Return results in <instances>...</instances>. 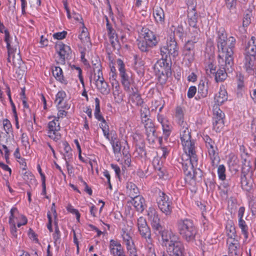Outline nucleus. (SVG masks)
Here are the masks:
<instances>
[{"label":"nucleus","mask_w":256,"mask_h":256,"mask_svg":"<svg viewBox=\"0 0 256 256\" xmlns=\"http://www.w3.org/2000/svg\"><path fill=\"white\" fill-rule=\"evenodd\" d=\"M162 237V245L167 248L168 246L172 244L176 240V237L165 229L158 234Z\"/></svg>","instance_id":"obj_16"},{"label":"nucleus","mask_w":256,"mask_h":256,"mask_svg":"<svg viewBox=\"0 0 256 256\" xmlns=\"http://www.w3.org/2000/svg\"><path fill=\"white\" fill-rule=\"evenodd\" d=\"M96 84L97 88L103 94H108L110 92V89L108 88V84L104 81V78H102L100 80L96 82Z\"/></svg>","instance_id":"obj_28"},{"label":"nucleus","mask_w":256,"mask_h":256,"mask_svg":"<svg viewBox=\"0 0 256 256\" xmlns=\"http://www.w3.org/2000/svg\"><path fill=\"white\" fill-rule=\"evenodd\" d=\"M176 116L180 120H182L184 118V112L180 106H178L176 108Z\"/></svg>","instance_id":"obj_59"},{"label":"nucleus","mask_w":256,"mask_h":256,"mask_svg":"<svg viewBox=\"0 0 256 256\" xmlns=\"http://www.w3.org/2000/svg\"><path fill=\"white\" fill-rule=\"evenodd\" d=\"M237 240L233 241L232 242H231V243L230 244L229 246V251L230 253L233 254L234 253L236 255L237 254V249H238V243L237 242Z\"/></svg>","instance_id":"obj_47"},{"label":"nucleus","mask_w":256,"mask_h":256,"mask_svg":"<svg viewBox=\"0 0 256 256\" xmlns=\"http://www.w3.org/2000/svg\"><path fill=\"white\" fill-rule=\"evenodd\" d=\"M166 248L167 252L170 256H184V246L180 240H174Z\"/></svg>","instance_id":"obj_9"},{"label":"nucleus","mask_w":256,"mask_h":256,"mask_svg":"<svg viewBox=\"0 0 256 256\" xmlns=\"http://www.w3.org/2000/svg\"><path fill=\"white\" fill-rule=\"evenodd\" d=\"M248 178H249L248 176H244V175H241L242 187L243 189H245L246 190H248L250 188V181L248 179Z\"/></svg>","instance_id":"obj_41"},{"label":"nucleus","mask_w":256,"mask_h":256,"mask_svg":"<svg viewBox=\"0 0 256 256\" xmlns=\"http://www.w3.org/2000/svg\"><path fill=\"white\" fill-rule=\"evenodd\" d=\"M156 234H158L164 230V228L160 224V222L152 225Z\"/></svg>","instance_id":"obj_53"},{"label":"nucleus","mask_w":256,"mask_h":256,"mask_svg":"<svg viewBox=\"0 0 256 256\" xmlns=\"http://www.w3.org/2000/svg\"><path fill=\"white\" fill-rule=\"evenodd\" d=\"M113 95L114 96L115 101L116 102L120 103L122 101V92L120 90L119 86H116L113 92Z\"/></svg>","instance_id":"obj_35"},{"label":"nucleus","mask_w":256,"mask_h":256,"mask_svg":"<svg viewBox=\"0 0 256 256\" xmlns=\"http://www.w3.org/2000/svg\"><path fill=\"white\" fill-rule=\"evenodd\" d=\"M196 43L187 41L184 46L183 55L184 59L188 60L190 64L194 59V44Z\"/></svg>","instance_id":"obj_13"},{"label":"nucleus","mask_w":256,"mask_h":256,"mask_svg":"<svg viewBox=\"0 0 256 256\" xmlns=\"http://www.w3.org/2000/svg\"><path fill=\"white\" fill-rule=\"evenodd\" d=\"M244 64L246 71L250 72L256 66V56L252 54H244Z\"/></svg>","instance_id":"obj_18"},{"label":"nucleus","mask_w":256,"mask_h":256,"mask_svg":"<svg viewBox=\"0 0 256 256\" xmlns=\"http://www.w3.org/2000/svg\"><path fill=\"white\" fill-rule=\"evenodd\" d=\"M196 92V88L194 86H191L189 88L188 92V96L192 98L194 96Z\"/></svg>","instance_id":"obj_58"},{"label":"nucleus","mask_w":256,"mask_h":256,"mask_svg":"<svg viewBox=\"0 0 256 256\" xmlns=\"http://www.w3.org/2000/svg\"><path fill=\"white\" fill-rule=\"evenodd\" d=\"M189 30L188 38L190 40L188 41L196 44L200 38V30L198 26L191 27Z\"/></svg>","instance_id":"obj_20"},{"label":"nucleus","mask_w":256,"mask_h":256,"mask_svg":"<svg viewBox=\"0 0 256 256\" xmlns=\"http://www.w3.org/2000/svg\"><path fill=\"white\" fill-rule=\"evenodd\" d=\"M226 7L231 10L235 8L236 4V0H225Z\"/></svg>","instance_id":"obj_60"},{"label":"nucleus","mask_w":256,"mask_h":256,"mask_svg":"<svg viewBox=\"0 0 256 256\" xmlns=\"http://www.w3.org/2000/svg\"><path fill=\"white\" fill-rule=\"evenodd\" d=\"M16 0H8V8L12 12L16 10Z\"/></svg>","instance_id":"obj_64"},{"label":"nucleus","mask_w":256,"mask_h":256,"mask_svg":"<svg viewBox=\"0 0 256 256\" xmlns=\"http://www.w3.org/2000/svg\"><path fill=\"white\" fill-rule=\"evenodd\" d=\"M112 148L115 154H120L121 150L120 142L116 141V142H114L112 144Z\"/></svg>","instance_id":"obj_54"},{"label":"nucleus","mask_w":256,"mask_h":256,"mask_svg":"<svg viewBox=\"0 0 256 256\" xmlns=\"http://www.w3.org/2000/svg\"><path fill=\"white\" fill-rule=\"evenodd\" d=\"M238 80V86L239 88H241L244 86V76L241 74L236 76Z\"/></svg>","instance_id":"obj_63"},{"label":"nucleus","mask_w":256,"mask_h":256,"mask_svg":"<svg viewBox=\"0 0 256 256\" xmlns=\"http://www.w3.org/2000/svg\"><path fill=\"white\" fill-rule=\"evenodd\" d=\"M238 225L240 228H241L242 232V234H244V237L246 238H247L248 234V227L246 224L244 220H242V218L238 220Z\"/></svg>","instance_id":"obj_42"},{"label":"nucleus","mask_w":256,"mask_h":256,"mask_svg":"<svg viewBox=\"0 0 256 256\" xmlns=\"http://www.w3.org/2000/svg\"><path fill=\"white\" fill-rule=\"evenodd\" d=\"M116 64L118 66L120 74L122 78V82L129 80V77L125 72L124 64L122 60L120 59H118L116 60Z\"/></svg>","instance_id":"obj_27"},{"label":"nucleus","mask_w":256,"mask_h":256,"mask_svg":"<svg viewBox=\"0 0 256 256\" xmlns=\"http://www.w3.org/2000/svg\"><path fill=\"white\" fill-rule=\"evenodd\" d=\"M176 225L178 233L184 240L188 242L194 241L197 230L192 220L180 219Z\"/></svg>","instance_id":"obj_3"},{"label":"nucleus","mask_w":256,"mask_h":256,"mask_svg":"<svg viewBox=\"0 0 256 256\" xmlns=\"http://www.w3.org/2000/svg\"><path fill=\"white\" fill-rule=\"evenodd\" d=\"M154 16L158 23L164 24V10L160 7H156L154 9Z\"/></svg>","instance_id":"obj_23"},{"label":"nucleus","mask_w":256,"mask_h":256,"mask_svg":"<svg viewBox=\"0 0 256 256\" xmlns=\"http://www.w3.org/2000/svg\"><path fill=\"white\" fill-rule=\"evenodd\" d=\"M244 163L243 164V166L242 168L241 175H244V176H248L249 178L251 177V174L250 173V161H247L246 159L244 160Z\"/></svg>","instance_id":"obj_34"},{"label":"nucleus","mask_w":256,"mask_h":256,"mask_svg":"<svg viewBox=\"0 0 256 256\" xmlns=\"http://www.w3.org/2000/svg\"><path fill=\"white\" fill-rule=\"evenodd\" d=\"M66 96V94L64 91H60L56 94L55 102L57 103L58 109L65 108L68 110L70 108V106L68 104L65 103L62 104V102Z\"/></svg>","instance_id":"obj_21"},{"label":"nucleus","mask_w":256,"mask_h":256,"mask_svg":"<svg viewBox=\"0 0 256 256\" xmlns=\"http://www.w3.org/2000/svg\"><path fill=\"white\" fill-rule=\"evenodd\" d=\"M130 98L132 102L136 104L137 106H142L143 105L144 100L142 98L140 94H136L135 93V94L134 96H130Z\"/></svg>","instance_id":"obj_40"},{"label":"nucleus","mask_w":256,"mask_h":256,"mask_svg":"<svg viewBox=\"0 0 256 256\" xmlns=\"http://www.w3.org/2000/svg\"><path fill=\"white\" fill-rule=\"evenodd\" d=\"M227 234L230 238H233L234 241L236 237V230L235 228L232 226H226Z\"/></svg>","instance_id":"obj_43"},{"label":"nucleus","mask_w":256,"mask_h":256,"mask_svg":"<svg viewBox=\"0 0 256 256\" xmlns=\"http://www.w3.org/2000/svg\"><path fill=\"white\" fill-rule=\"evenodd\" d=\"M67 34L66 31H63L62 32H58L55 33L53 34V37L57 40H62L64 38Z\"/></svg>","instance_id":"obj_56"},{"label":"nucleus","mask_w":256,"mask_h":256,"mask_svg":"<svg viewBox=\"0 0 256 256\" xmlns=\"http://www.w3.org/2000/svg\"><path fill=\"white\" fill-rule=\"evenodd\" d=\"M137 224L139 232L142 237L151 242V232L146 221L144 218L141 216L138 219Z\"/></svg>","instance_id":"obj_12"},{"label":"nucleus","mask_w":256,"mask_h":256,"mask_svg":"<svg viewBox=\"0 0 256 256\" xmlns=\"http://www.w3.org/2000/svg\"><path fill=\"white\" fill-rule=\"evenodd\" d=\"M148 216L151 220L152 225L160 222V219L158 218V214L154 208H149Z\"/></svg>","instance_id":"obj_30"},{"label":"nucleus","mask_w":256,"mask_h":256,"mask_svg":"<svg viewBox=\"0 0 256 256\" xmlns=\"http://www.w3.org/2000/svg\"><path fill=\"white\" fill-rule=\"evenodd\" d=\"M251 12H250L248 14H246L244 17L242 22V25L244 27L248 26L251 22L250 20Z\"/></svg>","instance_id":"obj_52"},{"label":"nucleus","mask_w":256,"mask_h":256,"mask_svg":"<svg viewBox=\"0 0 256 256\" xmlns=\"http://www.w3.org/2000/svg\"><path fill=\"white\" fill-rule=\"evenodd\" d=\"M52 74L56 79L62 82L64 80V76L62 75V68L58 66H55L54 69H52Z\"/></svg>","instance_id":"obj_37"},{"label":"nucleus","mask_w":256,"mask_h":256,"mask_svg":"<svg viewBox=\"0 0 256 256\" xmlns=\"http://www.w3.org/2000/svg\"><path fill=\"white\" fill-rule=\"evenodd\" d=\"M180 138L184 150L186 153L190 150H195L194 142L191 140V132L188 128L186 122H182V128L180 130Z\"/></svg>","instance_id":"obj_6"},{"label":"nucleus","mask_w":256,"mask_h":256,"mask_svg":"<svg viewBox=\"0 0 256 256\" xmlns=\"http://www.w3.org/2000/svg\"><path fill=\"white\" fill-rule=\"evenodd\" d=\"M217 148H214L211 149L210 148V150H208V152L209 154V156H210V160H212V166H216L217 164L216 162H218L219 161V158L218 156V154L216 152V150Z\"/></svg>","instance_id":"obj_33"},{"label":"nucleus","mask_w":256,"mask_h":256,"mask_svg":"<svg viewBox=\"0 0 256 256\" xmlns=\"http://www.w3.org/2000/svg\"><path fill=\"white\" fill-rule=\"evenodd\" d=\"M126 188L128 190V193L131 198L133 196H136L138 194V188L136 185L132 182H128L126 184Z\"/></svg>","instance_id":"obj_32"},{"label":"nucleus","mask_w":256,"mask_h":256,"mask_svg":"<svg viewBox=\"0 0 256 256\" xmlns=\"http://www.w3.org/2000/svg\"><path fill=\"white\" fill-rule=\"evenodd\" d=\"M78 38L82 42H88V38L87 31L83 30L82 31L81 34L79 35Z\"/></svg>","instance_id":"obj_57"},{"label":"nucleus","mask_w":256,"mask_h":256,"mask_svg":"<svg viewBox=\"0 0 256 256\" xmlns=\"http://www.w3.org/2000/svg\"><path fill=\"white\" fill-rule=\"evenodd\" d=\"M157 200L158 208L160 210L166 215H170L172 212V207L171 206L172 202L169 201L168 197L164 193L162 192Z\"/></svg>","instance_id":"obj_11"},{"label":"nucleus","mask_w":256,"mask_h":256,"mask_svg":"<svg viewBox=\"0 0 256 256\" xmlns=\"http://www.w3.org/2000/svg\"><path fill=\"white\" fill-rule=\"evenodd\" d=\"M130 202L137 211L142 212L144 210V200L142 196L136 195L133 196Z\"/></svg>","instance_id":"obj_19"},{"label":"nucleus","mask_w":256,"mask_h":256,"mask_svg":"<svg viewBox=\"0 0 256 256\" xmlns=\"http://www.w3.org/2000/svg\"><path fill=\"white\" fill-rule=\"evenodd\" d=\"M244 54H252L256 56V38L254 36L251 38L250 42L246 48V52Z\"/></svg>","instance_id":"obj_26"},{"label":"nucleus","mask_w":256,"mask_h":256,"mask_svg":"<svg viewBox=\"0 0 256 256\" xmlns=\"http://www.w3.org/2000/svg\"><path fill=\"white\" fill-rule=\"evenodd\" d=\"M0 32L4 33V40L6 43L8 54V62L12 63L14 67L18 66L22 59L20 56L19 43L16 37L15 36L14 38H11L8 30L6 28L3 24L0 22Z\"/></svg>","instance_id":"obj_2"},{"label":"nucleus","mask_w":256,"mask_h":256,"mask_svg":"<svg viewBox=\"0 0 256 256\" xmlns=\"http://www.w3.org/2000/svg\"><path fill=\"white\" fill-rule=\"evenodd\" d=\"M3 126L7 134H8L12 131V124L8 119H4L3 120Z\"/></svg>","instance_id":"obj_51"},{"label":"nucleus","mask_w":256,"mask_h":256,"mask_svg":"<svg viewBox=\"0 0 256 256\" xmlns=\"http://www.w3.org/2000/svg\"><path fill=\"white\" fill-rule=\"evenodd\" d=\"M208 84H205L203 80H201L198 86V94L201 97L205 98L208 94Z\"/></svg>","instance_id":"obj_29"},{"label":"nucleus","mask_w":256,"mask_h":256,"mask_svg":"<svg viewBox=\"0 0 256 256\" xmlns=\"http://www.w3.org/2000/svg\"><path fill=\"white\" fill-rule=\"evenodd\" d=\"M186 156L188 158L182 163L183 170L186 174L185 180L188 182H190L192 180L194 181L196 179V172L194 170V167L198 165V157L196 154V150H190L186 153Z\"/></svg>","instance_id":"obj_4"},{"label":"nucleus","mask_w":256,"mask_h":256,"mask_svg":"<svg viewBox=\"0 0 256 256\" xmlns=\"http://www.w3.org/2000/svg\"><path fill=\"white\" fill-rule=\"evenodd\" d=\"M138 48L143 52H148L150 48L152 47L144 39L138 42Z\"/></svg>","instance_id":"obj_36"},{"label":"nucleus","mask_w":256,"mask_h":256,"mask_svg":"<svg viewBox=\"0 0 256 256\" xmlns=\"http://www.w3.org/2000/svg\"><path fill=\"white\" fill-rule=\"evenodd\" d=\"M140 110V116L142 118V121L144 122V120L148 118V116L150 115V112L149 108L146 106L142 105Z\"/></svg>","instance_id":"obj_39"},{"label":"nucleus","mask_w":256,"mask_h":256,"mask_svg":"<svg viewBox=\"0 0 256 256\" xmlns=\"http://www.w3.org/2000/svg\"><path fill=\"white\" fill-rule=\"evenodd\" d=\"M53 238L54 240V244H56L58 242L60 243V232L59 229L55 230L53 234Z\"/></svg>","instance_id":"obj_61"},{"label":"nucleus","mask_w":256,"mask_h":256,"mask_svg":"<svg viewBox=\"0 0 256 256\" xmlns=\"http://www.w3.org/2000/svg\"><path fill=\"white\" fill-rule=\"evenodd\" d=\"M110 252L114 256H120L123 253V250L121 248V245L118 244L116 248H112L110 249Z\"/></svg>","instance_id":"obj_49"},{"label":"nucleus","mask_w":256,"mask_h":256,"mask_svg":"<svg viewBox=\"0 0 256 256\" xmlns=\"http://www.w3.org/2000/svg\"><path fill=\"white\" fill-rule=\"evenodd\" d=\"M206 184L207 188L209 187L210 190L212 191H213L216 188V184L212 178H208L206 182Z\"/></svg>","instance_id":"obj_50"},{"label":"nucleus","mask_w":256,"mask_h":256,"mask_svg":"<svg viewBox=\"0 0 256 256\" xmlns=\"http://www.w3.org/2000/svg\"><path fill=\"white\" fill-rule=\"evenodd\" d=\"M67 210L70 212L75 214L76 216V220L79 221L80 214L78 210L74 208L72 206H68Z\"/></svg>","instance_id":"obj_55"},{"label":"nucleus","mask_w":256,"mask_h":256,"mask_svg":"<svg viewBox=\"0 0 256 256\" xmlns=\"http://www.w3.org/2000/svg\"><path fill=\"white\" fill-rule=\"evenodd\" d=\"M122 236L124 240L126 242V244L128 246H130V244H133L132 242V239L129 234L126 232H124L123 234H122Z\"/></svg>","instance_id":"obj_48"},{"label":"nucleus","mask_w":256,"mask_h":256,"mask_svg":"<svg viewBox=\"0 0 256 256\" xmlns=\"http://www.w3.org/2000/svg\"><path fill=\"white\" fill-rule=\"evenodd\" d=\"M216 66L213 64V60H210L206 66V73L210 72L211 74H214L216 72Z\"/></svg>","instance_id":"obj_44"},{"label":"nucleus","mask_w":256,"mask_h":256,"mask_svg":"<svg viewBox=\"0 0 256 256\" xmlns=\"http://www.w3.org/2000/svg\"><path fill=\"white\" fill-rule=\"evenodd\" d=\"M200 17L197 13L196 6H188V22L190 27H194L198 26L197 24L198 18Z\"/></svg>","instance_id":"obj_15"},{"label":"nucleus","mask_w":256,"mask_h":256,"mask_svg":"<svg viewBox=\"0 0 256 256\" xmlns=\"http://www.w3.org/2000/svg\"><path fill=\"white\" fill-rule=\"evenodd\" d=\"M219 68L213 74L216 82H222L224 80L227 76V70H231L233 66L228 67L226 64V60L218 59Z\"/></svg>","instance_id":"obj_8"},{"label":"nucleus","mask_w":256,"mask_h":256,"mask_svg":"<svg viewBox=\"0 0 256 256\" xmlns=\"http://www.w3.org/2000/svg\"><path fill=\"white\" fill-rule=\"evenodd\" d=\"M112 46L114 49L118 50L120 48V44L119 40L118 38H114L112 40H110Z\"/></svg>","instance_id":"obj_62"},{"label":"nucleus","mask_w":256,"mask_h":256,"mask_svg":"<svg viewBox=\"0 0 256 256\" xmlns=\"http://www.w3.org/2000/svg\"><path fill=\"white\" fill-rule=\"evenodd\" d=\"M224 114L220 111V116L214 117L213 122L214 128L217 132H220L224 125Z\"/></svg>","instance_id":"obj_22"},{"label":"nucleus","mask_w":256,"mask_h":256,"mask_svg":"<svg viewBox=\"0 0 256 256\" xmlns=\"http://www.w3.org/2000/svg\"><path fill=\"white\" fill-rule=\"evenodd\" d=\"M160 50L162 58L168 60L169 58L170 62H171V57L175 58L178 54L177 42L172 36H170V40H168L166 45L162 46Z\"/></svg>","instance_id":"obj_7"},{"label":"nucleus","mask_w":256,"mask_h":256,"mask_svg":"<svg viewBox=\"0 0 256 256\" xmlns=\"http://www.w3.org/2000/svg\"><path fill=\"white\" fill-rule=\"evenodd\" d=\"M142 122L144 124L146 134L148 138H149V140L150 138L152 140H154L153 138L156 137L154 134L156 132V128L152 120L150 119L149 118H147V119L144 120Z\"/></svg>","instance_id":"obj_17"},{"label":"nucleus","mask_w":256,"mask_h":256,"mask_svg":"<svg viewBox=\"0 0 256 256\" xmlns=\"http://www.w3.org/2000/svg\"><path fill=\"white\" fill-rule=\"evenodd\" d=\"M162 120L161 124L162 127L164 134L166 138H168L170 133V126L168 124V122L167 120L162 119Z\"/></svg>","instance_id":"obj_38"},{"label":"nucleus","mask_w":256,"mask_h":256,"mask_svg":"<svg viewBox=\"0 0 256 256\" xmlns=\"http://www.w3.org/2000/svg\"><path fill=\"white\" fill-rule=\"evenodd\" d=\"M228 100L227 92L225 89L220 88L218 93L214 96V102L218 106L222 104Z\"/></svg>","instance_id":"obj_24"},{"label":"nucleus","mask_w":256,"mask_h":256,"mask_svg":"<svg viewBox=\"0 0 256 256\" xmlns=\"http://www.w3.org/2000/svg\"><path fill=\"white\" fill-rule=\"evenodd\" d=\"M226 168L224 165L219 166L218 170V173L219 178L221 180H224L226 178L225 174Z\"/></svg>","instance_id":"obj_45"},{"label":"nucleus","mask_w":256,"mask_h":256,"mask_svg":"<svg viewBox=\"0 0 256 256\" xmlns=\"http://www.w3.org/2000/svg\"><path fill=\"white\" fill-rule=\"evenodd\" d=\"M236 39L233 36L227 38L224 29L221 28L218 31L217 46L218 50V59L226 60L227 66L234 65V52Z\"/></svg>","instance_id":"obj_1"},{"label":"nucleus","mask_w":256,"mask_h":256,"mask_svg":"<svg viewBox=\"0 0 256 256\" xmlns=\"http://www.w3.org/2000/svg\"><path fill=\"white\" fill-rule=\"evenodd\" d=\"M171 65L170 60L163 58L154 64V70L160 82L165 83L168 78L172 75Z\"/></svg>","instance_id":"obj_5"},{"label":"nucleus","mask_w":256,"mask_h":256,"mask_svg":"<svg viewBox=\"0 0 256 256\" xmlns=\"http://www.w3.org/2000/svg\"><path fill=\"white\" fill-rule=\"evenodd\" d=\"M48 136L50 138H52L55 141L60 139V135L58 132L60 130L59 123L56 122L55 120L50 121L48 124Z\"/></svg>","instance_id":"obj_14"},{"label":"nucleus","mask_w":256,"mask_h":256,"mask_svg":"<svg viewBox=\"0 0 256 256\" xmlns=\"http://www.w3.org/2000/svg\"><path fill=\"white\" fill-rule=\"evenodd\" d=\"M144 40L148 42L149 45H151V46H155L158 44L156 36L150 30L144 32Z\"/></svg>","instance_id":"obj_25"},{"label":"nucleus","mask_w":256,"mask_h":256,"mask_svg":"<svg viewBox=\"0 0 256 256\" xmlns=\"http://www.w3.org/2000/svg\"><path fill=\"white\" fill-rule=\"evenodd\" d=\"M92 64L94 72L96 70L102 68L100 61L98 58H95L92 60Z\"/></svg>","instance_id":"obj_46"},{"label":"nucleus","mask_w":256,"mask_h":256,"mask_svg":"<svg viewBox=\"0 0 256 256\" xmlns=\"http://www.w3.org/2000/svg\"><path fill=\"white\" fill-rule=\"evenodd\" d=\"M96 108L94 111L95 118L99 121L104 122L105 120L103 116L100 114V100L96 98H95Z\"/></svg>","instance_id":"obj_31"},{"label":"nucleus","mask_w":256,"mask_h":256,"mask_svg":"<svg viewBox=\"0 0 256 256\" xmlns=\"http://www.w3.org/2000/svg\"><path fill=\"white\" fill-rule=\"evenodd\" d=\"M56 50L60 56V62L65 64L66 59L71 58L72 50L68 46L66 45L62 42L56 44L55 46Z\"/></svg>","instance_id":"obj_10"}]
</instances>
